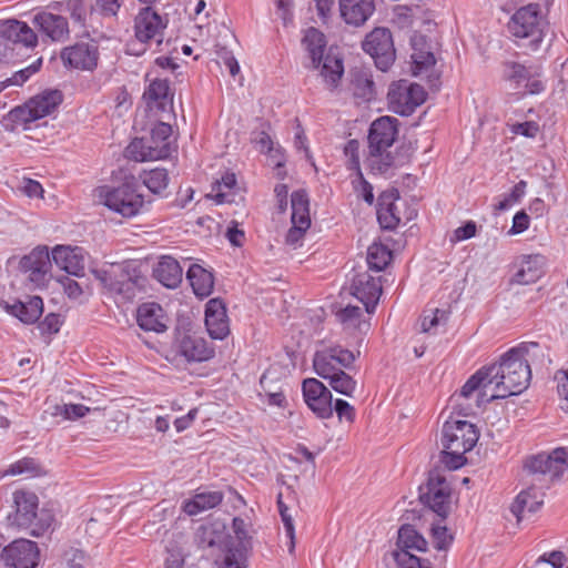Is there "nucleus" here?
I'll return each instance as SVG.
<instances>
[{
	"label": "nucleus",
	"mask_w": 568,
	"mask_h": 568,
	"mask_svg": "<svg viewBox=\"0 0 568 568\" xmlns=\"http://www.w3.org/2000/svg\"><path fill=\"white\" fill-rule=\"evenodd\" d=\"M326 381L335 392L347 397H352L356 389V381L344 369L338 371L336 375Z\"/></svg>",
	"instance_id": "49"
},
{
	"label": "nucleus",
	"mask_w": 568,
	"mask_h": 568,
	"mask_svg": "<svg viewBox=\"0 0 568 568\" xmlns=\"http://www.w3.org/2000/svg\"><path fill=\"white\" fill-rule=\"evenodd\" d=\"M6 42L16 49L19 45L31 48L37 44V36L26 22L7 20L0 24V45ZM10 61H12L11 52H0V62Z\"/></svg>",
	"instance_id": "13"
},
{
	"label": "nucleus",
	"mask_w": 568,
	"mask_h": 568,
	"mask_svg": "<svg viewBox=\"0 0 568 568\" xmlns=\"http://www.w3.org/2000/svg\"><path fill=\"white\" fill-rule=\"evenodd\" d=\"M168 16L160 14L151 7L142 8L134 18V34L142 43L163 42L164 31L168 27Z\"/></svg>",
	"instance_id": "10"
},
{
	"label": "nucleus",
	"mask_w": 568,
	"mask_h": 568,
	"mask_svg": "<svg viewBox=\"0 0 568 568\" xmlns=\"http://www.w3.org/2000/svg\"><path fill=\"white\" fill-rule=\"evenodd\" d=\"M61 58L65 64L73 68L92 70L98 64V44L93 41L75 43L72 47L65 48L61 53Z\"/></svg>",
	"instance_id": "22"
},
{
	"label": "nucleus",
	"mask_w": 568,
	"mask_h": 568,
	"mask_svg": "<svg viewBox=\"0 0 568 568\" xmlns=\"http://www.w3.org/2000/svg\"><path fill=\"white\" fill-rule=\"evenodd\" d=\"M487 367L477 371L464 384L458 394H454L450 399L453 414L458 416H473L486 403L489 397L486 396V388L490 386Z\"/></svg>",
	"instance_id": "6"
},
{
	"label": "nucleus",
	"mask_w": 568,
	"mask_h": 568,
	"mask_svg": "<svg viewBox=\"0 0 568 568\" xmlns=\"http://www.w3.org/2000/svg\"><path fill=\"white\" fill-rule=\"evenodd\" d=\"M558 381V394L564 400L562 408L568 410V371H560L556 374Z\"/></svg>",
	"instance_id": "64"
},
{
	"label": "nucleus",
	"mask_w": 568,
	"mask_h": 568,
	"mask_svg": "<svg viewBox=\"0 0 568 568\" xmlns=\"http://www.w3.org/2000/svg\"><path fill=\"white\" fill-rule=\"evenodd\" d=\"M153 276L165 287L175 288L182 282L183 267L171 256H162L153 268Z\"/></svg>",
	"instance_id": "26"
},
{
	"label": "nucleus",
	"mask_w": 568,
	"mask_h": 568,
	"mask_svg": "<svg viewBox=\"0 0 568 568\" xmlns=\"http://www.w3.org/2000/svg\"><path fill=\"white\" fill-rule=\"evenodd\" d=\"M398 199L396 191L384 192L378 197L377 220L385 230H392L397 226L400 217L397 212L395 201Z\"/></svg>",
	"instance_id": "29"
},
{
	"label": "nucleus",
	"mask_w": 568,
	"mask_h": 568,
	"mask_svg": "<svg viewBox=\"0 0 568 568\" xmlns=\"http://www.w3.org/2000/svg\"><path fill=\"white\" fill-rule=\"evenodd\" d=\"M64 562L67 568H84L89 559L82 550L70 548L64 552Z\"/></svg>",
	"instance_id": "61"
},
{
	"label": "nucleus",
	"mask_w": 568,
	"mask_h": 568,
	"mask_svg": "<svg viewBox=\"0 0 568 568\" xmlns=\"http://www.w3.org/2000/svg\"><path fill=\"white\" fill-rule=\"evenodd\" d=\"M432 536L435 548L438 550H446L453 541V536L448 532L447 528L439 524L433 525Z\"/></svg>",
	"instance_id": "58"
},
{
	"label": "nucleus",
	"mask_w": 568,
	"mask_h": 568,
	"mask_svg": "<svg viewBox=\"0 0 568 568\" xmlns=\"http://www.w3.org/2000/svg\"><path fill=\"white\" fill-rule=\"evenodd\" d=\"M138 323L144 331L162 333L166 329L163 310L156 303H145L139 307Z\"/></svg>",
	"instance_id": "28"
},
{
	"label": "nucleus",
	"mask_w": 568,
	"mask_h": 568,
	"mask_svg": "<svg viewBox=\"0 0 568 568\" xmlns=\"http://www.w3.org/2000/svg\"><path fill=\"white\" fill-rule=\"evenodd\" d=\"M101 280L112 293L122 295L126 300H131L135 295V283L123 271L119 274L113 271L104 272Z\"/></svg>",
	"instance_id": "36"
},
{
	"label": "nucleus",
	"mask_w": 568,
	"mask_h": 568,
	"mask_svg": "<svg viewBox=\"0 0 568 568\" xmlns=\"http://www.w3.org/2000/svg\"><path fill=\"white\" fill-rule=\"evenodd\" d=\"M566 556L562 551L554 550L541 555L532 565V568H564Z\"/></svg>",
	"instance_id": "53"
},
{
	"label": "nucleus",
	"mask_w": 568,
	"mask_h": 568,
	"mask_svg": "<svg viewBox=\"0 0 568 568\" xmlns=\"http://www.w3.org/2000/svg\"><path fill=\"white\" fill-rule=\"evenodd\" d=\"M205 325L210 336L214 339H223L230 332L226 314L205 315Z\"/></svg>",
	"instance_id": "50"
},
{
	"label": "nucleus",
	"mask_w": 568,
	"mask_h": 568,
	"mask_svg": "<svg viewBox=\"0 0 568 568\" xmlns=\"http://www.w3.org/2000/svg\"><path fill=\"white\" fill-rule=\"evenodd\" d=\"M1 559L11 568H34L39 561V548L34 541L18 539L3 548Z\"/></svg>",
	"instance_id": "15"
},
{
	"label": "nucleus",
	"mask_w": 568,
	"mask_h": 568,
	"mask_svg": "<svg viewBox=\"0 0 568 568\" xmlns=\"http://www.w3.org/2000/svg\"><path fill=\"white\" fill-rule=\"evenodd\" d=\"M124 0H97L95 8L103 17L113 18L118 14Z\"/></svg>",
	"instance_id": "63"
},
{
	"label": "nucleus",
	"mask_w": 568,
	"mask_h": 568,
	"mask_svg": "<svg viewBox=\"0 0 568 568\" xmlns=\"http://www.w3.org/2000/svg\"><path fill=\"white\" fill-rule=\"evenodd\" d=\"M362 310L358 306L347 305L336 312L337 320L347 326H356L359 323Z\"/></svg>",
	"instance_id": "59"
},
{
	"label": "nucleus",
	"mask_w": 568,
	"mask_h": 568,
	"mask_svg": "<svg viewBox=\"0 0 568 568\" xmlns=\"http://www.w3.org/2000/svg\"><path fill=\"white\" fill-rule=\"evenodd\" d=\"M62 101V94L58 90L45 91L16 110L17 118L23 122H32L51 114Z\"/></svg>",
	"instance_id": "19"
},
{
	"label": "nucleus",
	"mask_w": 568,
	"mask_h": 568,
	"mask_svg": "<svg viewBox=\"0 0 568 568\" xmlns=\"http://www.w3.org/2000/svg\"><path fill=\"white\" fill-rule=\"evenodd\" d=\"M292 224L310 226L308 197L305 191L298 190L291 195Z\"/></svg>",
	"instance_id": "41"
},
{
	"label": "nucleus",
	"mask_w": 568,
	"mask_h": 568,
	"mask_svg": "<svg viewBox=\"0 0 568 568\" xmlns=\"http://www.w3.org/2000/svg\"><path fill=\"white\" fill-rule=\"evenodd\" d=\"M34 26L52 41H64L69 36L67 18L54 10L41 11L33 18Z\"/></svg>",
	"instance_id": "23"
},
{
	"label": "nucleus",
	"mask_w": 568,
	"mask_h": 568,
	"mask_svg": "<svg viewBox=\"0 0 568 568\" xmlns=\"http://www.w3.org/2000/svg\"><path fill=\"white\" fill-rule=\"evenodd\" d=\"M144 97L149 101L155 102L156 105L163 110L172 103L169 82L162 79L153 80L144 92Z\"/></svg>",
	"instance_id": "42"
},
{
	"label": "nucleus",
	"mask_w": 568,
	"mask_h": 568,
	"mask_svg": "<svg viewBox=\"0 0 568 568\" xmlns=\"http://www.w3.org/2000/svg\"><path fill=\"white\" fill-rule=\"evenodd\" d=\"M442 445L446 449L469 452L478 442L479 435L473 424L467 420L454 419L445 422L442 430Z\"/></svg>",
	"instance_id": "11"
},
{
	"label": "nucleus",
	"mask_w": 568,
	"mask_h": 568,
	"mask_svg": "<svg viewBox=\"0 0 568 568\" xmlns=\"http://www.w3.org/2000/svg\"><path fill=\"white\" fill-rule=\"evenodd\" d=\"M397 546L398 551L424 552L427 549V541L413 526L404 525L398 530Z\"/></svg>",
	"instance_id": "38"
},
{
	"label": "nucleus",
	"mask_w": 568,
	"mask_h": 568,
	"mask_svg": "<svg viewBox=\"0 0 568 568\" xmlns=\"http://www.w3.org/2000/svg\"><path fill=\"white\" fill-rule=\"evenodd\" d=\"M37 469L36 462L32 458H23L10 465L4 475L17 476L22 474H33Z\"/></svg>",
	"instance_id": "62"
},
{
	"label": "nucleus",
	"mask_w": 568,
	"mask_h": 568,
	"mask_svg": "<svg viewBox=\"0 0 568 568\" xmlns=\"http://www.w3.org/2000/svg\"><path fill=\"white\" fill-rule=\"evenodd\" d=\"M17 523L20 526L31 525L37 517L38 497L33 493L16 491Z\"/></svg>",
	"instance_id": "33"
},
{
	"label": "nucleus",
	"mask_w": 568,
	"mask_h": 568,
	"mask_svg": "<svg viewBox=\"0 0 568 568\" xmlns=\"http://www.w3.org/2000/svg\"><path fill=\"white\" fill-rule=\"evenodd\" d=\"M467 452L460 450L459 447H457V450L454 449H446L444 448L442 452L440 462L448 468V469H458L466 463L465 454Z\"/></svg>",
	"instance_id": "55"
},
{
	"label": "nucleus",
	"mask_w": 568,
	"mask_h": 568,
	"mask_svg": "<svg viewBox=\"0 0 568 568\" xmlns=\"http://www.w3.org/2000/svg\"><path fill=\"white\" fill-rule=\"evenodd\" d=\"M398 134V120L393 116H381L369 128L368 133V166L373 173L387 174L394 169L396 156L392 152Z\"/></svg>",
	"instance_id": "2"
},
{
	"label": "nucleus",
	"mask_w": 568,
	"mask_h": 568,
	"mask_svg": "<svg viewBox=\"0 0 568 568\" xmlns=\"http://www.w3.org/2000/svg\"><path fill=\"white\" fill-rule=\"evenodd\" d=\"M20 270L27 275V280L34 286L45 285L50 278L52 267L49 248L47 246H37L28 255L20 260Z\"/></svg>",
	"instance_id": "12"
},
{
	"label": "nucleus",
	"mask_w": 568,
	"mask_h": 568,
	"mask_svg": "<svg viewBox=\"0 0 568 568\" xmlns=\"http://www.w3.org/2000/svg\"><path fill=\"white\" fill-rule=\"evenodd\" d=\"M94 196L100 204L125 219L141 214L145 207L144 196L133 179L118 186H99L94 190Z\"/></svg>",
	"instance_id": "5"
},
{
	"label": "nucleus",
	"mask_w": 568,
	"mask_h": 568,
	"mask_svg": "<svg viewBox=\"0 0 568 568\" xmlns=\"http://www.w3.org/2000/svg\"><path fill=\"white\" fill-rule=\"evenodd\" d=\"M344 154L346 156V168L355 171V174H357L361 171L359 142L357 140H349L344 148Z\"/></svg>",
	"instance_id": "57"
},
{
	"label": "nucleus",
	"mask_w": 568,
	"mask_h": 568,
	"mask_svg": "<svg viewBox=\"0 0 568 568\" xmlns=\"http://www.w3.org/2000/svg\"><path fill=\"white\" fill-rule=\"evenodd\" d=\"M448 320V314L444 310L435 308L429 314H424L420 322L422 331L425 333H436L439 326H444Z\"/></svg>",
	"instance_id": "51"
},
{
	"label": "nucleus",
	"mask_w": 568,
	"mask_h": 568,
	"mask_svg": "<svg viewBox=\"0 0 568 568\" xmlns=\"http://www.w3.org/2000/svg\"><path fill=\"white\" fill-rule=\"evenodd\" d=\"M142 183L154 194H161L169 185V174L165 169L155 168L140 174Z\"/></svg>",
	"instance_id": "44"
},
{
	"label": "nucleus",
	"mask_w": 568,
	"mask_h": 568,
	"mask_svg": "<svg viewBox=\"0 0 568 568\" xmlns=\"http://www.w3.org/2000/svg\"><path fill=\"white\" fill-rule=\"evenodd\" d=\"M302 390L305 403L320 418H329L333 415V396L322 382L307 378L303 382Z\"/></svg>",
	"instance_id": "18"
},
{
	"label": "nucleus",
	"mask_w": 568,
	"mask_h": 568,
	"mask_svg": "<svg viewBox=\"0 0 568 568\" xmlns=\"http://www.w3.org/2000/svg\"><path fill=\"white\" fill-rule=\"evenodd\" d=\"M353 352L336 345L317 351L313 357V368L323 379H328L338 371L348 368L355 362Z\"/></svg>",
	"instance_id": "9"
},
{
	"label": "nucleus",
	"mask_w": 568,
	"mask_h": 568,
	"mask_svg": "<svg viewBox=\"0 0 568 568\" xmlns=\"http://www.w3.org/2000/svg\"><path fill=\"white\" fill-rule=\"evenodd\" d=\"M546 257L541 254H529L521 257L514 281L521 285L535 283L544 274Z\"/></svg>",
	"instance_id": "27"
},
{
	"label": "nucleus",
	"mask_w": 568,
	"mask_h": 568,
	"mask_svg": "<svg viewBox=\"0 0 568 568\" xmlns=\"http://www.w3.org/2000/svg\"><path fill=\"white\" fill-rule=\"evenodd\" d=\"M531 71L524 64L515 61H506L503 63V79L510 82L514 89H521L525 81H529Z\"/></svg>",
	"instance_id": "43"
},
{
	"label": "nucleus",
	"mask_w": 568,
	"mask_h": 568,
	"mask_svg": "<svg viewBox=\"0 0 568 568\" xmlns=\"http://www.w3.org/2000/svg\"><path fill=\"white\" fill-rule=\"evenodd\" d=\"M547 23L538 4L529 3L519 8L508 22V31L519 48L526 52L539 49Z\"/></svg>",
	"instance_id": "4"
},
{
	"label": "nucleus",
	"mask_w": 568,
	"mask_h": 568,
	"mask_svg": "<svg viewBox=\"0 0 568 568\" xmlns=\"http://www.w3.org/2000/svg\"><path fill=\"white\" fill-rule=\"evenodd\" d=\"M195 540L199 547L203 549L217 548L222 551L233 542L232 537L226 531L225 525L221 521L200 526L195 535Z\"/></svg>",
	"instance_id": "24"
},
{
	"label": "nucleus",
	"mask_w": 568,
	"mask_h": 568,
	"mask_svg": "<svg viewBox=\"0 0 568 568\" xmlns=\"http://www.w3.org/2000/svg\"><path fill=\"white\" fill-rule=\"evenodd\" d=\"M362 47L382 71H387L395 61L393 37L386 28H375L371 31L363 41Z\"/></svg>",
	"instance_id": "8"
},
{
	"label": "nucleus",
	"mask_w": 568,
	"mask_h": 568,
	"mask_svg": "<svg viewBox=\"0 0 568 568\" xmlns=\"http://www.w3.org/2000/svg\"><path fill=\"white\" fill-rule=\"evenodd\" d=\"M568 452L564 447H558L551 453H540L530 457L526 462V467L532 474L549 475L557 478L568 468Z\"/></svg>",
	"instance_id": "17"
},
{
	"label": "nucleus",
	"mask_w": 568,
	"mask_h": 568,
	"mask_svg": "<svg viewBox=\"0 0 568 568\" xmlns=\"http://www.w3.org/2000/svg\"><path fill=\"white\" fill-rule=\"evenodd\" d=\"M186 278L199 297L209 296L214 286L212 274L199 264H192L186 271Z\"/></svg>",
	"instance_id": "35"
},
{
	"label": "nucleus",
	"mask_w": 568,
	"mask_h": 568,
	"mask_svg": "<svg viewBox=\"0 0 568 568\" xmlns=\"http://www.w3.org/2000/svg\"><path fill=\"white\" fill-rule=\"evenodd\" d=\"M57 282L61 285L64 294L69 298L77 301L82 296L83 290H82L81 285L73 278L63 275V276L58 277Z\"/></svg>",
	"instance_id": "60"
},
{
	"label": "nucleus",
	"mask_w": 568,
	"mask_h": 568,
	"mask_svg": "<svg viewBox=\"0 0 568 568\" xmlns=\"http://www.w3.org/2000/svg\"><path fill=\"white\" fill-rule=\"evenodd\" d=\"M49 9L58 11L62 16L69 13L77 22H83L85 18V6L82 0H62L49 6Z\"/></svg>",
	"instance_id": "48"
},
{
	"label": "nucleus",
	"mask_w": 568,
	"mask_h": 568,
	"mask_svg": "<svg viewBox=\"0 0 568 568\" xmlns=\"http://www.w3.org/2000/svg\"><path fill=\"white\" fill-rule=\"evenodd\" d=\"M527 183L526 181H519L511 190V192L507 195H504V197L496 204V210L498 211H506L508 210L513 204L520 201V199L526 193Z\"/></svg>",
	"instance_id": "54"
},
{
	"label": "nucleus",
	"mask_w": 568,
	"mask_h": 568,
	"mask_svg": "<svg viewBox=\"0 0 568 568\" xmlns=\"http://www.w3.org/2000/svg\"><path fill=\"white\" fill-rule=\"evenodd\" d=\"M172 128L170 124L160 122L158 123L151 131V136L148 141L149 144L152 145V149H156L164 151L162 154V160L170 156L172 151L174 150V143L171 139Z\"/></svg>",
	"instance_id": "39"
},
{
	"label": "nucleus",
	"mask_w": 568,
	"mask_h": 568,
	"mask_svg": "<svg viewBox=\"0 0 568 568\" xmlns=\"http://www.w3.org/2000/svg\"><path fill=\"white\" fill-rule=\"evenodd\" d=\"M90 408L82 404H55L50 407V415L63 420H77L84 417Z\"/></svg>",
	"instance_id": "47"
},
{
	"label": "nucleus",
	"mask_w": 568,
	"mask_h": 568,
	"mask_svg": "<svg viewBox=\"0 0 568 568\" xmlns=\"http://www.w3.org/2000/svg\"><path fill=\"white\" fill-rule=\"evenodd\" d=\"M171 352L187 363L205 362L214 356V348L204 337L180 328L175 331Z\"/></svg>",
	"instance_id": "7"
},
{
	"label": "nucleus",
	"mask_w": 568,
	"mask_h": 568,
	"mask_svg": "<svg viewBox=\"0 0 568 568\" xmlns=\"http://www.w3.org/2000/svg\"><path fill=\"white\" fill-rule=\"evenodd\" d=\"M52 261L69 275L81 277L85 270V255L83 248L70 245H57L52 250Z\"/></svg>",
	"instance_id": "21"
},
{
	"label": "nucleus",
	"mask_w": 568,
	"mask_h": 568,
	"mask_svg": "<svg viewBox=\"0 0 568 568\" xmlns=\"http://www.w3.org/2000/svg\"><path fill=\"white\" fill-rule=\"evenodd\" d=\"M162 152L161 149H152L145 139L136 138L125 148L124 155L135 162H146L162 160Z\"/></svg>",
	"instance_id": "37"
},
{
	"label": "nucleus",
	"mask_w": 568,
	"mask_h": 568,
	"mask_svg": "<svg viewBox=\"0 0 568 568\" xmlns=\"http://www.w3.org/2000/svg\"><path fill=\"white\" fill-rule=\"evenodd\" d=\"M366 260L371 270L381 272L389 264L392 252L383 244L373 243L368 246Z\"/></svg>",
	"instance_id": "45"
},
{
	"label": "nucleus",
	"mask_w": 568,
	"mask_h": 568,
	"mask_svg": "<svg viewBox=\"0 0 568 568\" xmlns=\"http://www.w3.org/2000/svg\"><path fill=\"white\" fill-rule=\"evenodd\" d=\"M352 184L358 197H362L368 204L374 202L373 186L364 179L362 171L355 174Z\"/></svg>",
	"instance_id": "56"
},
{
	"label": "nucleus",
	"mask_w": 568,
	"mask_h": 568,
	"mask_svg": "<svg viewBox=\"0 0 568 568\" xmlns=\"http://www.w3.org/2000/svg\"><path fill=\"white\" fill-rule=\"evenodd\" d=\"M302 45L310 59V67L317 70L328 89H335L344 74L342 57L332 48L326 50L324 33L308 28L302 39Z\"/></svg>",
	"instance_id": "3"
},
{
	"label": "nucleus",
	"mask_w": 568,
	"mask_h": 568,
	"mask_svg": "<svg viewBox=\"0 0 568 568\" xmlns=\"http://www.w3.org/2000/svg\"><path fill=\"white\" fill-rule=\"evenodd\" d=\"M7 310L22 323L32 324L42 315L43 302L39 296H31L26 302L17 301L13 304L8 305Z\"/></svg>",
	"instance_id": "30"
},
{
	"label": "nucleus",
	"mask_w": 568,
	"mask_h": 568,
	"mask_svg": "<svg viewBox=\"0 0 568 568\" xmlns=\"http://www.w3.org/2000/svg\"><path fill=\"white\" fill-rule=\"evenodd\" d=\"M236 176L234 173L226 172L221 180H216L212 185L211 196L217 204L232 203L235 201Z\"/></svg>",
	"instance_id": "40"
},
{
	"label": "nucleus",
	"mask_w": 568,
	"mask_h": 568,
	"mask_svg": "<svg viewBox=\"0 0 568 568\" xmlns=\"http://www.w3.org/2000/svg\"><path fill=\"white\" fill-rule=\"evenodd\" d=\"M341 18L348 26L361 27L374 14L375 0H339Z\"/></svg>",
	"instance_id": "25"
},
{
	"label": "nucleus",
	"mask_w": 568,
	"mask_h": 568,
	"mask_svg": "<svg viewBox=\"0 0 568 568\" xmlns=\"http://www.w3.org/2000/svg\"><path fill=\"white\" fill-rule=\"evenodd\" d=\"M425 99L426 92L417 83L392 87L388 92L389 103L395 112L402 115L413 113L417 106L424 103Z\"/></svg>",
	"instance_id": "16"
},
{
	"label": "nucleus",
	"mask_w": 568,
	"mask_h": 568,
	"mask_svg": "<svg viewBox=\"0 0 568 568\" xmlns=\"http://www.w3.org/2000/svg\"><path fill=\"white\" fill-rule=\"evenodd\" d=\"M450 494L452 489L447 480L437 474H430L420 499L439 517L445 518L450 510Z\"/></svg>",
	"instance_id": "14"
},
{
	"label": "nucleus",
	"mask_w": 568,
	"mask_h": 568,
	"mask_svg": "<svg viewBox=\"0 0 568 568\" xmlns=\"http://www.w3.org/2000/svg\"><path fill=\"white\" fill-rule=\"evenodd\" d=\"M223 500V494L219 490L199 491L191 499L183 503V510L189 516H195L202 511L212 509Z\"/></svg>",
	"instance_id": "32"
},
{
	"label": "nucleus",
	"mask_w": 568,
	"mask_h": 568,
	"mask_svg": "<svg viewBox=\"0 0 568 568\" xmlns=\"http://www.w3.org/2000/svg\"><path fill=\"white\" fill-rule=\"evenodd\" d=\"M352 294L365 306L367 313H373L382 294L379 277L368 272L357 273L352 281Z\"/></svg>",
	"instance_id": "20"
},
{
	"label": "nucleus",
	"mask_w": 568,
	"mask_h": 568,
	"mask_svg": "<svg viewBox=\"0 0 568 568\" xmlns=\"http://www.w3.org/2000/svg\"><path fill=\"white\" fill-rule=\"evenodd\" d=\"M224 555L220 568H246V549L244 545H234V541L223 550Z\"/></svg>",
	"instance_id": "46"
},
{
	"label": "nucleus",
	"mask_w": 568,
	"mask_h": 568,
	"mask_svg": "<svg viewBox=\"0 0 568 568\" xmlns=\"http://www.w3.org/2000/svg\"><path fill=\"white\" fill-rule=\"evenodd\" d=\"M351 89L354 97L361 101H371L374 98V82L368 69H352Z\"/></svg>",
	"instance_id": "34"
},
{
	"label": "nucleus",
	"mask_w": 568,
	"mask_h": 568,
	"mask_svg": "<svg viewBox=\"0 0 568 568\" xmlns=\"http://www.w3.org/2000/svg\"><path fill=\"white\" fill-rule=\"evenodd\" d=\"M542 503L544 500L539 496L538 491L535 488H529L521 491L516 497L515 501L510 506V511L516 517L517 521L520 523L521 519L526 517V514L536 513Z\"/></svg>",
	"instance_id": "31"
},
{
	"label": "nucleus",
	"mask_w": 568,
	"mask_h": 568,
	"mask_svg": "<svg viewBox=\"0 0 568 568\" xmlns=\"http://www.w3.org/2000/svg\"><path fill=\"white\" fill-rule=\"evenodd\" d=\"M394 558L398 568H432L428 560L423 559L413 552L395 551Z\"/></svg>",
	"instance_id": "52"
},
{
	"label": "nucleus",
	"mask_w": 568,
	"mask_h": 568,
	"mask_svg": "<svg viewBox=\"0 0 568 568\" xmlns=\"http://www.w3.org/2000/svg\"><path fill=\"white\" fill-rule=\"evenodd\" d=\"M544 347L536 342H524L507 351L498 364L487 367L489 383L495 392L487 400L521 394L530 384L531 364L542 363Z\"/></svg>",
	"instance_id": "1"
}]
</instances>
